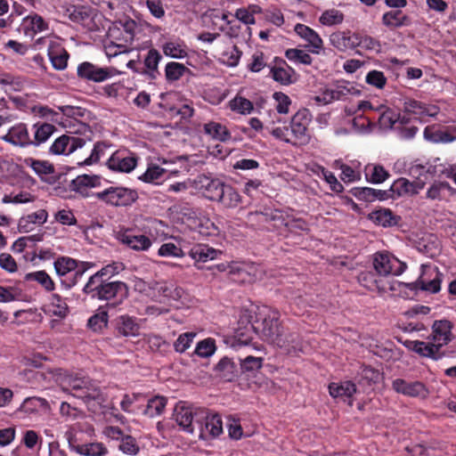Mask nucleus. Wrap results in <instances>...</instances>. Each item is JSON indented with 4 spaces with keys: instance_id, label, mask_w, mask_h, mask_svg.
<instances>
[{
    "instance_id": "f257e3e1",
    "label": "nucleus",
    "mask_w": 456,
    "mask_h": 456,
    "mask_svg": "<svg viewBox=\"0 0 456 456\" xmlns=\"http://www.w3.org/2000/svg\"><path fill=\"white\" fill-rule=\"evenodd\" d=\"M312 120V115L307 109L297 110L291 118L289 126H276L275 123H281V118L273 120L266 126V131L275 139L291 145H305L310 141L308 126Z\"/></svg>"
},
{
    "instance_id": "f03ea898",
    "label": "nucleus",
    "mask_w": 456,
    "mask_h": 456,
    "mask_svg": "<svg viewBox=\"0 0 456 456\" xmlns=\"http://www.w3.org/2000/svg\"><path fill=\"white\" fill-rule=\"evenodd\" d=\"M83 292L92 299L114 300L110 305L115 307L128 297L129 289L126 283L123 281H110L98 280V278H89L83 288Z\"/></svg>"
},
{
    "instance_id": "7ed1b4c3",
    "label": "nucleus",
    "mask_w": 456,
    "mask_h": 456,
    "mask_svg": "<svg viewBox=\"0 0 456 456\" xmlns=\"http://www.w3.org/2000/svg\"><path fill=\"white\" fill-rule=\"evenodd\" d=\"M60 386L63 392L81 399L88 406L101 404L104 401L100 387L86 378L66 375Z\"/></svg>"
},
{
    "instance_id": "20e7f679",
    "label": "nucleus",
    "mask_w": 456,
    "mask_h": 456,
    "mask_svg": "<svg viewBox=\"0 0 456 456\" xmlns=\"http://www.w3.org/2000/svg\"><path fill=\"white\" fill-rule=\"evenodd\" d=\"M280 312L276 309L267 305L258 307L254 321L256 334H260L264 340L272 343L283 326L280 322Z\"/></svg>"
},
{
    "instance_id": "39448f33",
    "label": "nucleus",
    "mask_w": 456,
    "mask_h": 456,
    "mask_svg": "<svg viewBox=\"0 0 456 456\" xmlns=\"http://www.w3.org/2000/svg\"><path fill=\"white\" fill-rule=\"evenodd\" d=\"M58 110L65 117L61 124L68 128L69 134H79L84 136L92 134L90 126L79 120V118H85L89 114L86 109L78 106L62 105L59 106Z\"/></svg>"
},
{
    "instance_id": "423d86ee",
    "label": "nucleus",
    "mask_w": 456,
    "mask_h": 456,
    "mask_svg": "<svg viewBox=\"0 0 456 456\" xmlns=\"http://www.w3.org/2000/svg\"><path fill=\"white\" fill-rule=\"evenodd\" d=\"M94 196L111 207H128L138 199V193L135 190L122 186H110L94 193Z\"/></svg>"
},
{
    "instance_id": "0eeeda50",
    "label": "nucleus",
    "mask_w": 456,
    "mask_h": 456,
    "mask_svg": "<svg viewBox=\"0 0 456 456\" xmlns=\"http://www.w3.org/2000/svg\"><path fill=\"white\" fill-rule=\"evenodd\" d=\"M64 15L71 21L80 24L90 31L99 28L97 24L98 14L89 5L68 4L64 7Z\"/></svg>"
},
{
    "instance_id": "6e6552de",
    "label": "nucleus",
    "mask_w": 456,
    "mask_h": 456,
    "mask_svg": "<svg viewBox=\"0 0 456 456\" xmlns=\"http://www.w3.org/2000/svg\"><path fill=\"white\" fill-rule=\"evenodd\" d=\"M81 267H78V262L71 257L61 256L54 262V268L57 274L61 277L66 276L71 272H74L73 278L69 281L61 280V284L67 288H71L76 285L77 278H81L83 273L90 267L94 266L93 263L80 262Z\"/></svg>"
},
{
    "instance_id": "1a4fd4ad",
    "label": "nucleus",
    "mask_w": 456,
    "mask_h": 456,
    "mask_svg": "<svg viewBox=\"0 0 456 456\" xmlns=\"http://www.w3.org/2000/svg\"><path fill=\"white\" fill-rule=\"evenodd\" d=\"M118 73L114 67H102L90 61H83L77 68V77L86 82L102 83Z\"/></svg>"
},
{
    "instance_id": "9d476101",
    "label": "nucleus",
    "mask_w": 456,
    "mask_h": 456,
    "mask_svg": "<svg viewBox=\"0 0 456 456\" xmlns=\"http://www.w3.org/2000/svg\"><path fill=\"white\" fill-rule=\"evenodd\" d=\"M196 424L201 437H218L223 434V421L216 412H211L207 409L198 411Z\"/></svg>"
},
{
    "instance_id": "9b49d317",
    "label": "nucleus",
    "mask_w": 456,
    "mask_h": 456,
    "mask_svg": "<svg viewBox=\"0 0 456 456\" xmlns=\"http://www.w3.org/2000/svg\"><path fill=\"white\" fill-rule=\"evenodd\" d=\"M443 273L437 267L422 266V273L419 279L407 284V287L413 291H426L432 294L438 293L441 290Z\"/></svg>"
},
{
    "instance_id": "f8f14e48",
    "label": "nucleus",
    "mask_w": 456,
    "mask_h": 456,
    "mask_svg": "<svg viewBox=\"0 0 456 456\" xmlns=\"http://www.w3.org/2000/svg\"><path fill=\"white\" fill-rule=\"evenodd\" d=\"M76 134H62L56 138L54 142L49 147V153L52 155H69L77 149L85 146L87 140H90V136H77Z\"/></svg>"
},
{
    "instance_id": "ddd939ff",
    "label": "nucleus",
    "mask_w": 456,
    "mask_h": 456,
    "mask_svg": "<svg viewBox=\"0 0 456 456\" xmlns=\"http://www.w3.org/2000/svg\"><path fill=\"white\" fill-rule=\"evenodd\" d=\"M373 266L375 271L386 279L389 274H402L407 267L404 263L401 262L388 252L375 253L373 256Z\"/></svg>"
},
{
    "instance_id": "4468645a",
    "label": "nucleus",
    "mask_w": 456,
    "mask_h": 456,
    "mask_svg": "<svg viewBox=\"0 0 456 456\" xmlns=\"http://www.w3.org/2000/svg\"><path fill=\"white\" fill-rule=\"evenodd\" d=\"M94 436V428L89 423L77 422L71 425L65 432V437L68 441L70 451L78 453L80 448L87 443L86 436L91 438Z\"/></svg>"
},
{
    "instance_id": "2eb2a0df",
    "label": "nucleus",
    "mask_w": 456,
    "mask_h": 456,
    "mask_svg": "<svg viewBox=\"0 0 456 456\" xmlns=\"http://www.w3.org/2000/svg\"><path fill=\"white\" fill-rule=\"evenodd\" d=\"M272 344L280 347L288 354L302 351V338L295 327L282 326Z\"/></svg>"
},
{
    "instance_id": "dca6fc26",
    "label": "nucleus",
    "mask_w": 456,
    "mask_h": 456,
    "mask_svg": "<svg viewBox=\"0 0 456 456\" xmlns=\"http://www.w3.org/2000/svg\"><path fill=\"white\" fill-rule=\"evenodd\" d=\"M269 68L271 77L281 86H290L297 81L295 69L281 58L275 57Z\"/></svg>"
},
{
    "instance_id": "f3484780",
    "label": "nucleus",
    "mask_w": 456,
    "mask_h": 456,
    "mask_svg": "<svg viewBox=\"0 0 456 456\" xmlns=\"http://www.w3.org/2000/svg\"><path fill=\"white\" fill-rule=\"evenodd\" d=\"M392 388L396 393L410 397L425 398L428 395V389L420 381H407L403 379H395L392 382Z\"/></svg>"
},
{
    "instance_id": "a211bd4d",
    "label": "nucleus",
    "mask_w": 456,
    "mask_h": 456,
    "mask_svg": "<svg viewBox=\"0 0 456 456\" xmlns=\"http://www.w3.org/2000/svg\"><path fill=\"white\" fill-rule=\"evenodd\" d=\"M224 182L219 178L199 175L194 180V187L208 200L215 201Z\"/></svg>"
},
{
    "instance_id": "6ab92c4d",
    "label": "nucleus",
    "mask_w": 456,
    "mask_h": 456,
    "mask_svg": "<svg viewBox=\"0 0 456 456\" xmlns=\"http://www.w3.org/2000/svg\"><path fill=\"white\" fill-rule=\"evenodd\" d=\"M136 158L128 151L118 150L112 153L107 161L110 169L116 172L129 173L136 167Z\"/></svg>"
},
{
    "instance_id": "aec40b11",
    "label": "nucleus",
    "mask_w": 456,
    "mask_h": 456,
    "mask_svg": "<svg viewBox=\"0 0 456 456\" xmlns=\"http://www.w3.org/2000/svg\"><path fill=\"white\" fill-rule=\"evenodd\" d=\"M359 283L370 291H377L379 293L387 292L393 289L387 279L383 278L379 273L375 272H362L358 276Z\"/></svg>"
},
{
    "instance_id": "412c9836",
    "label": "nucleus",
    "mask_w": 456,
    "mask_h": 456,
    "mask_svg": "<svg viewBox=\"0 0 456 456\" xmlns=\"http://www.w3.org/2000/svg\"><path fill=\"white\" fill-rule=\"evenodd\" d=\"M453 323L446 319L436 320L432 325V341L441 349L452 339Z\"/></svg>"
},
{
    "instance_id": "4be33fe9",
    "label": "nucleus",
    "mask_w": 456,
    "mask_h": 456,
    "mask_svg": "<svg viewBox=\"0 0 456 456\" xmlns=\"http://www.w3.org/2000/svg\"><path fill=\"white\" fill-rule=\"evenodd\" d=\"M201 409L177 405L175 409V420L183 431L192 434L195 427H197L196 414Z\"/></svg>"
},
{
    "instance_id": "5701e85b",
    "label": "nucleus",
    "mask_w": 456,
    "mask_h": 456,
    "mask_svg": "<svg viewBox=\"0 0 456 456\" xmlns=\"http://www.w3.org/2000/svg\"><path fill=\"white\" fill-rule=\"evenodd\" d=\"M404 346L420 356L428 357L433 360H439L444 355L433 341L406 340Z\"/></svg>"
},
{
    "instance_id": "b1692460",
    "label": "nucleus",
    "mask_w": 456,
    "mask_h": 456,
    "mask_svg": "<svg viewBox=\"0 0 456 456\" xmlns=\"http://www.w3.org/2000/svg\"><path fill=\"white\" fill-rule=\"evenodd\" d=\"M358 33L350 30L336 31L330 36V42L340 52L354 50L358 47Z\"/></svg>"
},
{
    "instance_id": "393cba45",
    "label": "nucleus",
    "mask_w": 456,
    "mask_h": 456,
    "mask_svg": "<svg viewBox=\"0 0 456 456\" xmlns=\"http://www.w3.org/2000/svg\"><path fill=\"white\" fill-rule=\"evenodd\" d=\"M294 31L302 39L308 43L306 46L309 47V51L311 53L316 54L320 53L321 50L323 48V42L316 31H314L310 27L301 23H297L295 26Z\"/></svg>"
},
{
    "instance_id": "a878e982",
    "label": "nucleus",
    "mask_w": 456,
    "mask_h": 456,
    "mask_svg": "<svg viewBox=\"0 0 456 456\" xmlns=\"http://www.w3.org/2000/svg\"><path fill=\"white\" fill-rule=\"evenodd\" d=\"M101 186V177L96 175H77L70 182L69 188L79 193L82 197H89L88 189Z\"/></svg>"
},
{
    "instance_id": "bb28decb",
    "label": "nucleus",
    "mask_w": 456,
    "mask_h": 456,
    "mask_svg": "<svg viewBox=\"0 0 456 456\" xmlns=\"http://www.w3.org/2000/svg\"><path fill=\"white\" fill-rule=\"evenodd\" d=\"M119 241L135 251H146L151 245V239L143 234H134L131 231H125L118 235Z\"/></svg>"
},
{
    "instance_id": "cd10ccee",
    "label": "nucleus",
    "mask_w": 456,
    "mask_h": 456,
    "mask_svg": "<svg viewBox=\"0 0 456 456\" xmlns=\"http://www.w3.org/2000/svg\"><path fill=\"white\" fill-rule=\"evenodd\" d=\"M250 314H243L239 321V327L235 330L234 338L239 345L247 346L252 339L253 335L256 333L254 322L250 319Z\"/></svg>"
},
{
    "instance_id": "c85d7f7f",
    "label": "nucleus",
    "mask_w": 456,
    "mask_h": 456,
    "mask_svg": "<svg viewBox=\"0 0 456 456\" xmlns=\"http://www.w3.org/2000/svg\"><path fill=\"white\" fill-rule=\"evenodd\" d=\"M4 139L16 146L28 147L31 145L30 131L23 123L12 126Z\"/></svg>"
},
{
    "instance_id": "c756f323",
    "label": "nucleus",
    "mask_w": 456,
    "mask_h": 456,
    "mask_svg": "<svg viewBox=\"0 0 456 456\" xmlns=\"http://www.w3.org/2000/svg\"><path fill=\"white\" fill-rule=\"evenodd\" d=\"M215 201L224 208H235L241 202V196L236 188L224 182Z\"/></svg>"
},
{
    "instance_id": "7c9ffc66",
    "label": "nucleus",
    "mask_w": 456,
    "mask_h": 456,
    "mask_svg": "<svg viewBox=\"0 0 456 456\" xmlns=\"http://www.w3.org/2000/svg\"><path fill=\"white\" fill-rule=\"evenodd\" d=\"M55 126L46 122H37L32 125L30 133L33 134L31 137V145L39 147L45 143L48 139L56 132Z\"/></svg>"
},
{
    "instance_id": "2f4dec72",
    "label": "nucleus",
    "mask_w": 456,
    "mask_h": 456,
    "mask_svg": "<svg viewBox=\"0 0 456 456\" xmlns=\"http://www.w3.org/2000/svg\"><path fill=\"white\" fill-rule=\"evenodd\" d=\"M329 393L333 398H339L352 405V397L356 393V386L352 381L332 382L329 385Z\"/></svg>"
},
{
    "instance_id": "473e14b6",
    "label": "nucleus",
    "mask_w": 456,
    "mask_h": 456,
    "mask_svg": "<svg viewBox=\"0 0 456 456\" xmlns=\"http://www.w3.org/2000/svg\"><path fill=\"white\" fill-rule=\"evenodd\" d=\"M139 330L140 326L135 317L124 314L115 319V330L120 336L134 337L139 334Z\"/></svg>"
},
{
    "instance_id": "72a5a7b5",
    "label": "nucleus",
    "mask_w": 456,
    "mask_h": 456,
    "mask_svg": "<svg viewBox=\"0 0 456 456\" xmlns=\"http://www.w3.org/2000/svg\"><path fill=\"white\" fill-rule=\"evenodd\" d=\"M368 219L375 224L383 227L397 225L401 221V217L395 215L391 209L382 208L371 211L368 215Z\"/></svg>"
},
{
    "instance_id": "f704fd0d",
    "label": "nucleus",
    "mask_w": 456,
    "mask_h": 456,
    "mask_svg": "<svg viewBox=\"0 0 456 456\" xmlns=\"http://www.w3.org/2000/svg\"><path fill=\"white\" fill-rule=\"evenodd\" d=\"M349 192L359 200L366 202L389 199V191L377 190L370 187H354Z\"/></svg>"
},
{
    "instance_id": "c9c22d12",
    "label": "nucleus",
    "mask_w": 456,
    "mask_h": 456,
    "mask_svg": "<svg viewBox=\"0 0 456 456\" xmlns=\"http://www.w3.org/2000/svg\"><path fill=\"white\" fill-rule=\"evenodd\" d=\"M48 213L45 209H39L37 212L22 216L18 223V229L20 232H29L34 230L36 224L46 223Z\"/></svg>"
},
{
    "instance_id": "e433bc0d",
    "label": "nucleus",
    "mask_w": 456,
    "mask_h": 456,
    "mask_svg": "<svg viewBox=\"0 0 456 456\" xmlns=\"http://www.w3.org/2000/svg\"><path fill=\"white\" fill-rule=\"evenodd\" d=\"M456 194V189L447 182H435L428 189L426 198L431 200H447Z\"/></svg>"
},
{
    "instance_id": "4c0bfd02",
    "label": "nucleus",
    "mask_w": 456,
    "mask_h": 456,
    "mask_svg": "<svg viewBox=\"0 0 456 456\" xmlns=\"http://www.w3.org/2000/svg\"><path fill=\"white\" fill-rule=\"evenodd\" d=\"M21 29L26 36L34 35L48 29L47 22L38 14L28 15L22 20Z\"/></svg>"
},
{
    "instance_id": "58836bf2",
    "label": "nucleus",
    "mask_w": 456,
    "mask_h": 456,
    "mask_svg": "<svg viewBox=\"0 0 456 456\" xmlns=\"http://www.w3.org/2000/svg\"><path fill=\"white\" fill-rule=\"evenodd\" d=\"M49 408V403L46 399L32 396L27 397L21 405L18 408L17 413H24L25 415L37 414L41 411H45Z\"/></svg>"
},
{
    "instance_id": "ea45409f",
    "label": "nucleus",
    "mask_w": 456,
    "mask_h": 456,
    "mask_svg": "<svg viewBox=\"0 0 456 456\" xmlns=\"http://www.w3.org/2000/svg\"><path fill=\"white\" fill-rule=\"evenodd\" d=\"M23 163L26 167H30L43 181H45V175H53L55 172L54 166L48 160L26 158Z\"/></svg>"
},
{
    "instance_id": "a19ab883",
    "label": "nucleus",
    "mask_w": 456,
    "mask_h": 456,
    "mask_svg": "<svg viewBox=\"0 0 456 456\" xmlns=\"http://www.w3.org/2000/svg\"><path fill=\"white\" fill-rule=\"evenodd\" d=\"M218 254H221V251L216 250L205 244L195 245L191 248L189 252V256L192 259H194L197 262L203 263L216 259Z\"/></svg>"
},
{
    "instance_id": "79ce46f5",
    "label": "nucleus",
    "mask_w": 456,
    "mask_h": 456,
    "mask_svg": "<svg viewBox=\"0 0 456 456\" xmlns=\"http://www.w3.org/2000/svg\"><path fill=\"white\" fill-rule=\"evenodd\" d=\"M389 198H393L395 195L400 197L405 194H418L416 184L410 182L408 179L401 177L395 180L390 186Z\"/></svg>"
},
{
    "instance_id": "37998d69",
    "label": "nucleus",
    "mask_w": 456,
    "mask_h": 456,
    "mask_svg": "<svg viewBox=\"0 0 456 456\" xmlns=\"http://www.w3.org/2000/svg\"><path fill=\"white\" fill-rule=\"evenodd\" d=\"M162 60V55L160 53L151 48L148 51L146 56L143 60V64L145 68V73L149 75L151 78H156L158 75H159V71L158 69L159 61Z\"/></svg>"
},
{
    "instance_id": "c03bdc74",
    "label": "nucleus",
    "mask_w": 456,
    "mask_h": 456,
    "mask_svg": "<svg viewBox=\"0 0 456 456\" xmlns=\"http://www.w3.org/2000/svg\"><path fill=\"white\" fill-rule=\"evenodd\" d=\"M167 403V400L164 396H153L148 400L147 405L142 410V414L149 418L159 416L164 412Z\"/></svg>"
},
{
    "instance_id": "a18cd8bd",
    "label": "nucleus",
    "mask_w": 456,
    "mask_h": 456,
    "mask_svg": "<svg viewBox=\"0 0 456 456\" xmlns=\"http://www.w3.org/2000/svg\"><path fill=\"white\" fill-rule=\"evenodd\" d=\"M409 17L401 10L389 11L383 14L382 22L389 28H400L409 24Z\"/></svg>"
},
{
    "instance_id": "49530a36",
    "label": "nucleus",
    "mask_w": 456,
    "mask_h": 456,
    "mask_svg": "<svg viewBox=\"0 0 456 456\" xmlns=\"http://www.w3.org/2000/svg\"><path fill=\"white\" fill-rule=\"evenodd\" d=\"M403 110L405 113L404 115H413L415 118L431 115L425 103L414 99H406L403 102Z\"/></svg>"
},
{
    "instance_id": "de8ad7c7",
    "label": "nucleus",
    "mask_w": 456,
    "mask_h": 456,
    "mask_svg": "<svg viewBox=\"0 0 456 456\" xmlns=\"http://www.w3.org/2000/svg\"><path fill=\"white\" fill-rule=\"evenodd\" d=\"M395 130L397 132L398 136L403 140H411L414 138L416 134L419 131L418 126L412 125L411 122V118L406 115H402L399 118V122L396 126H395Z\"/></svg>"
},
{
    "instance_id": "09e8293b",
    "label": "nucleus",
    "mask_w": 456,
    "mask_h": 456,
    "mask_svg": "<svg viewBox=\"0 0 456 456\" xmlns=\"http://www.w3.org/2000/svg\"><path fill=\"white\" fill-rule=\"evenodd\" d=\"M24 281H37L47 292H52L55 289L54 281L44 270L26 273L24 276Z\"/></svg>"
},
{
    "instance_id": "8fccbe9b",
    "label": "nucleus",
    "mask_w": 456,
    "mask_h": 456,
    "mask_svg": "<svg viewBox=\"0 0 456 456\" xmlns=\"http://www.w3.org/2000/svg\"><path fill=\"white\" fill-rule=\"evenodd\" d=\"M204 132L217 141L226 142L231 139V133L225 126L220 123L209 122L205 124Z\"/></svg>"
},
{
    "instance_id": "3c124183",
    "label": "nucleus",
    "mask_w": 456,
    "mask_h": 456,
    "mask_svg": "<svg viewBox=\"0 0 456 456\" xmlns=\"http://www.w3.org/2000/svg\"><path fill=\"white\" fill-rule=\"evenodd\" d=\"M228 106L232 111L241 115L250 114L254 110L253 102L239 94L229 101Z\"/></svg>"
},
{
    "instance_id": "603ef678",
    "label": "nucleus",
    "mask_w": 456,
    "mask_h": 456,
    "mask_svg": "<svg viewBox=\"0 0 456 456\" xmlns=\"http://www.w3.org/2000/svg\"><path fill=\"white\" fill-rule=\"evenodd\" d=\"M216 370L224 379L231 381L237 376V367L228 357H223L216 366Z\"/></svg>"
},
{
    "instance_id": "864d4df0",
    "label": "nucleus",
    "mask_w": 456,
    "mask_h": 456,
    "mask_svg": "<svg viewBox=\"0 0 456 456\" xmlns=\"http://www.w3.org/2000/svg\"><path fill=\"white\" fill-rule=\"evenodd\" d=\"M185 73H191V70L183 63L170 61L165 67V76L168 82L179 80Z\"/></svg>"
},
{
    "instance_id": "5fc2aeb1",
    "label": "nucleus",
    "mask_w": 456,
    "mask_h": 456,
    "mask_svg": "<svg viewBox=\"0 0 456 456\" xmlns=\"http://www.w3.org/2000/svg\"><path fill=\"white\" fill-rule=\"evenodd\" d=\"M388 176V172L380 165L368 166L365 168L366 180L371 183H381Z\"/></svg>"
},
{
    "instance_id": "6e6d98bb",
    "label": "nucleus",
    "mask_w": 456,
    "mask_h": 456,
    "mask_svg": "<svg viewBox=\"0 0 456 456\" xmlns=\"http://www.w3.org/2000/svg\"><path fill=\"white\" fill-rule=\"evenodd\" d=\"M162 49L165 55L175 59H183L188 55L186 45L181 42H167Z\"/></svg>"
},
{
    "instance_id": "4d7b16f0",
    "label": "nucleus",
    "mask_w": 456,
    "mask_h": 456,
    "mask_svg": "<svg viewBox=\"0 0 456 456\" xmlns=\"http://www.w3.org/2000/svg\"><path fill=\"white\" fill-rule=\"evenodd\" d=\"M109 453L107 446L102 442L87 441L77 454L83 456H106Z\"/></svg>"
},
{
    "instance_id": "13d9d810",
    "label": "nucleus",
    "mask_w": 456,
    "mask_h": 456,
    "mask_svg": "<svg viewBox=\"0 0 456 456\" xmlns=\"http://www.w3.org/2000/svg\"><path fill=\"white\" fill-rule=\"evenodd\" d=\"M49 59L53 67L57 70L66 69L69 54L63 48H55L49 51Z\"/></svg>"
},
{
    "instance_id": "bf43d9fd",
    "label": "nucleus",
    "mask_w": 456,
    "mask_h": 456,
    "mask_svg": "<svg viewBox=\"0 0 456 456\" xmlns=\"http://www.w3.org/2000/svg\"><path fill=\"white\" fill-rule=\"evenodd\" d=\"M125 268L121 262H112L93 274L90 278H98V280L109 281L114 275L119 273Z\"/></svg>"
},
{
    "instance_id": "052dcab7",
    "label": "nucleus",
    "mask_w": 456,
    "mask_h": 456,
    "mask_svg": "<svg viewBox=\"0 0 456 456\" xmlns=\"http://www.w3.org/2000/svg\"><path fill=\"white\" fill-rule=\"evenodd\" d=\"M358 376L360 384L371 385L379 382L380 372L370 366L362 365Z\"/></svg>"
},
{
    "instance_id": "680f3d73",
    "label": "nucleus",
    "mask_w": 456,
    "mask_h": 456,
    "mask_svg": "<svg viewBox=\"0 0 456 456\" xmlns=\"http://www.w3.org/2000/svg\"><path fill=\"white\" fill-rule=\"evenodd\" d=\"M401 114L395 113L394 110L390 109H386L383 110L378 118L379 125L380 128L388 129L394 128L397 126L399 122V118H401Z\"/></svg>"
},
{
    "instance_id": "e2e57ef3",
    "label": "nucleus",
    "mask_w": 456,
    "mask_h": 456,
    "mask_svg": "<svg viewBox=\"0 0 456 456\" xmlns=\"http://www.w3.org/2000/svg\"><path fill=\"white\" fill-rule=\"evenodd\" d=\"M166 169L157 165H151L147 170L140 176V179L145 183H159L163 178Z\"/></svg>"
},
{
    "instance_id": "0e129e2a",
    "label": "nucleus",
    "mask_w": 456,
    "mask_h": 456,
    "mask_svg": "<svg viewBox=\"0 0 456 456\" xmlns=\"http://www.w3.org/2000/svg\"><path fill=\"white\" fill-rule=\"evenodd\" d=\"M240 370L242 373H253L260 370L263 366V358L248 355L244 359H240Z\"/></svg>"
},
{
    "instance_id": "69168bd1",
    "label": "nucleus",
    "mask_w": 456,
    "mask_h": 456,
    "mask_svg": "<svg viewBox=\"0 0 456 456\" xmlns=\"http://www.w3.org/2000/svg\"><path fill=\"white\" fill-rule=\"evenodd\" d=\"M319 20L325 26L338 25L343 22L344 14L338 10L330 9L323 12Z\"/></svg>"
},
{
    "instance_id": "338daca9",
    "label": "nucleus",
    "mask_w": 456,
    "mask_h": 456,
    "mask_svg": "<svg viewBox=\"0 0 456 456\" xmlns=\"http://www.w3.org/2000/svg\"><path fill=\"white\" fill-rule=\"evenodd\" d=\"M109 316L106 311L94 314L88 319L87 326L95 332L102 331L107 327Z\"/></svg>"
},
{
    "instance_id": "774afa93",
    "label": "nucleus",
    "mask_w": 456,
    "mask_h": 456,
    "mask_svg": "<svg viewBox=\"0 0 456 456\" xmlns=\"http://www.w3.org/2000/svg\"><path fill=\"white\" fill-rule=\"evenodd\" d=\"M118 449L125 454L136 455L140 452V446L136 439L130 436L126 435L118 444Z\"/></svg>"
}]
</instances>
